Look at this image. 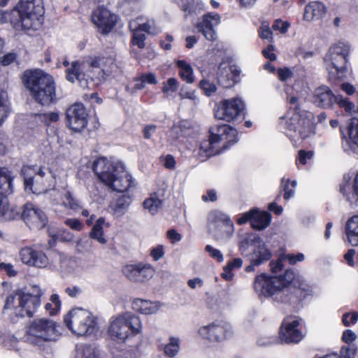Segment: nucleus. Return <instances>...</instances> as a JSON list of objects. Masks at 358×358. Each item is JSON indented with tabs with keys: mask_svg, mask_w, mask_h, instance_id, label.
Listing matches in <instances>:
<instances>
[{
	"mask_svg": "<svg viewBox=\"0 0 358 358\" xmlns=\"http://www.w3.org/2000/svg\"><path fill=\"white\" fill-rule=\"evenodd\" d=\"M63 64L67 67L66 79L71 83L78 81L83 88L90 87L89 80L94 85L105 83L117 69L112 56H90L81 63L75 61L69 66V63L64 61Z\"/></svg>",
	"mask_w": 358,
	"mask_h": 358,
	"instance_id": "nucleus-1",
	"label": "nucleus"
},
{
	"mask_svg": "<svg viewBox=\"0 0 358 358\" xmlns=\"http://www.w3.org/2000/svg\"><path fill=\"white\" fill-rule=\"evenodd\" d=\"M93 170L99 179L114 191L123 192L132 185L131 176L121 162L100 157L94 162Z\"/></svg>",
	"mask_w": 358,
	"mask_h": 358,
	"instance_id": "nucleus-2",
	"label": "nucleus"
},
{
	"mask_svg": "<svg viewBox=\"0 0 358 358\" xmlns=\"http://www.w3.org/2000/svg\"><path fill=\"white\" fill-rule=\"evenodd\" d=\"M294 279V273L291 270H286L283 275L278 276L262 273L255 277L254 289L259 296H274L278 301L289 303L290 285Z\"/></svg>",
	"mask_w": 358,
	"mask_h": 358,
	"instance_id": "nucleus-3",
	"label": "nucleus"
},
{
	"mask_svg": "<svg viewBox=\"0 0 358 358\" xmlns=\"http://www.w3.org/2000/svg\"><path fill=\"white\" fill-rule=\"evenodd\" d=\"M22 81L38 103L49 106L55 101L56 84L50 74L41 69L27 70L23 74Z\"/></svg>",
	"mask_w": 358,
	"mask_h": 358,
	"instance_id": "nucleus-4",
	"label": "nucleus"
},
{
	"mask_svg": "<svg viewBox=\"0 0 358 358\" xmlns=\"http://www.w3.org/2000/svg\"><path fill=\"white\" fill-rule=\"evenodd\" d=\"M43 14L40 0H20L9 12V22L16 31L38 29Z\"/></svg>",
	"mask_w": 358,
	"mask_h": 358,
	"instance_id": "nucleus-5",
	"label": "nucleus"
},
{
	"mask_svg": "<svg viewBox=\"0 0 358 358\" xmlns=\"http://www.w3.org/2000/svg\"><path fill=\"white\" fill-rule=\"evenodd\" d=\"M142 323L139 317L126 312L113 316L108 322L107 334L113 341L122 344L141 334Z\"/></svg>",
	"mask_w": 358,
	"mask_h": 358,
	"instance_id": "nucleus-6",
	"label": "nucleus"
},
{
	"mask_svg": "<svg viewBox=\"0 0 358 358\" xmlns=\"http://www.w3.org/2000/svg\"><path fill=\"white\" fill-rule=\"evenodd\" d=\"M210 133L209 138L200 145L199 155L205 157L219 154L221 148L226 149L238 141L236 129L227 124L215 125Z\"/></svg>",
	"mask_w": 358,
	"mask_h": 358,
	"instance_id": "nucleus-7",
	"label": "nucleus"
},
{
	"mask_svg": "<svg viewBox=\"0 0 358 358\" xmlns=\"http://www.w3.org/2000/svg\"><path fill=\"white\" fill-rule=\"evenodd\" d=\"M350 45L339 42L332 45L324 57L329 78L332 82L343 80L349 71Z\"/></svg>",
	"mask_w": 358,
	"mask_h": 358,
	"instance_id": "nucleus-8",
	"label": "nucleus"
},
{
	"mask_svg": "<svg viewBox=\"0 0 358 358\" xmlns=\"http://www.w3.org/2000/svg\"><path fill=\"white\" fill-rule=\"evenodd\" d=\"M292 105H295L294 110L289 113L287 120H282L280 124L284 123L286 135L294 142L297 143L299 140L307 138L312 133V122L310 119L306 115L301 113L298 108V98L295 96L287 99Z\"/></svg>",
	"mask_w": 358,
	"mask_h": 358,
	"instance_id": "nucleus-9",
	"label": "nucleus"
},
{
	"mask_svg": "<svg viewBox=\"0 0 358 358\" xmlns=\"http://www.w3.org/2000/svg\"><path fill=\"white\" fill-rule=\"evenodd\" d=\"M66 327L78 336H90L98 330L97 318L89 310L76 308L64 317Z\"/></svg>",
	"mask_w": 358,
	"mask_h": 358,
	"instance_id": "nucleus-10",
	"label": "nucleus"
},
{
	"mask_svg": "<svg viewBox=\"0 0 358 358\" xmlns=\"http://www.w3.org/2000/svg\"><path fill=\"white\" fill-rule=\"evenodd\" d=\"M21 172L24 176L25 189L34 194L45 193L55 186L53 174L47 168H39L36 171L34 167L24 166Z\"/></svg>",
	"mask_w": 358,
	"mask_h": 358,
	"instance_id": "nucleus-11",
	"label": "nucleus"
},
{
	"mask_svg": "<svg viewBox=\"0 0 358 358\" xmlns=\"http://www.w3.org/2000/svg\"><path fill=\"white\" fill-rule=\"evenodd\" d=\"M57 336L56 323L48 318L34 320L27 326L25 334L27 341L38 345L54 341Z\"/></svg>",
	"mask_w": 358,
	"mask_h": 358,
	"instance_id": "nucleus-12",
	"label": "nucleus"
},
{
	"mask_svg": "<svg viewBox=\"0 0 358 358\" xmlns=\"http://www.w3.org/2000/svg\"><path fill=\"white\" fill-rule=\"evenodd\" d=\"M313 99L314 103L318 107L329 108L336 103L350 114L358 113V107L355 109V105L348 99L339 95L335 96L330 88L325 85H322L315 90Z\"/></svg>",
	"mask_w": 358,
	"mask_h": 358,
	"instance_id": "nucleus-13",
	"label": "nucleus"
},
{
	"mask_svg": "<svg viewBox=\"0 0 358 358\" xmlns=\"http://www.w3.org/2000/svg\"><path fill=\"white\" fill-rule=\"evenodd\" d=\"M210 232L218 240L227 239L234 231L233 222L219 210L212 211L208 217Z\"/></svg>",
	"mask_w": 358,
	"mask_h": 358,
	"instance_id": "nucleus-14",
	"label": "nucleus"
},
{
	"mask_svg": "<svg viewBox=\"0 0 358 358\" xmlns=\"http://www.w3.org/2000/svg\"><path fill=\"white\" fill-rule=\"evenodd\" d=\"M302 320L295 316L284 319L280 330L282 341L286 343H297L304 337L302 330Z\"/></svg>",
	"mask_w": 358,
	"mask_h": 358,
	"instance_id": "nucleus-15",
	"label": "nucleus"
},
{
	"mask_svg": "<svg viewBox=\"0 0 358 358\" xmlns=\"http://www.w3.org/2000/svg\"><path fill=\"white\" fill-rule=\"evenodd\" d=\"M244 108L245 104L239 98L224 99L218 104L215 116L219 120L230 122L241 115Z\"/></svg>",
	"mask_w": 358,
	"mask_h": 358,
	"instance_id": "nucleus-16",
	"label": "nucleus"
},
{
	"mask_svg": "<svg viewBox=\"0 0 358 358\" xmlns=\"http://www.w3.org/2000/svg\"><path fill=\"white\" fill-rule=\"evenodd\" d=\"M43 293L38 286L33 287L32 293H25L22 296L16 298L20 304H22L21 308L17 309V316L31 317L36 311L41 304V296Z\"/></svg>",
	"mask_w": 358,
	"mask_h": 358,
	"instance_id": "nucleus-17",
	"label": "nucleus"
},
{
	"mask_svg": "<svg viewBox=\"0 0 358 358\" xmlns=\"http://www.w3.org/2000/svg\"><path fill=\"white\" fill-rule=\"evenodd\" d=\"M21 217L32 230L41 229L48 222V218L43 211L32 203L24 206Z\"/></svg>",
	"mask_w": 358,
	"mask_h": 358,
	"instance_id": "nucleus-18",
	"label": "nucleus"
},
{
	"mask_svg": "<svg viewBox=\"0 0 358 358\" xmlns=\"http://www.w3.org/2000/svg\"><path fill=\"white\" fill-rule=\"evenodd\" d=\"M220 22L221 17L219 14L209 13L198 20L196 27L206 39L214 41L217 39L215 27L220 24Z\"/></svg>",
	"mask_w": 358,
	"mask_h": 358,
	"instance_id": "nucleus-19",
	"label": "nucleus"
},
{
	"mask_svg": "<svg viewBox=\"0 0 358 358\" xmlns=\"http://www.w3.org/2000/svg\"><path fill=\"white\" fill-rule=\"evenodd\" d=\"M87 116V111L82 103L71 105L66 112L67 124L75 131H80L86 127Z\"/></svg>",
	"mask_w": 358,
	"mask_h": 358,
	"instance_id": "nucleus-20",
	"label": "nucleus"
},
{
	"mask_svg": "<svg viewBox=\"0 0 358 358\" xmlns=\"http://www.w3.org/2000/svg\"><path fill=\"white\" fill-rule=\"evenodd\" d=\"M231 327L224 322H214L201 327L199 329V335L210 341H221L225 339L230 333Z\"/></svg>",
	"mask_w": 358,
	"mask_h": 358,
	"instance_id": "nucleus-21",
	"label": "nucleus"
},
{
	"mask_svg": "<svg viewBox=\"0 0 358 358\" xmlns=\"http://www.w3.org/2000/svg\"><path fill=\"white\" fill-rule=\"evenodd\" d=\"M122 272L131 281L142 282L152 278L155 270L150 264H138L126 265Z\"/></svg>",
	"mask_w": 358,
	"mask_h": 358,
	"instance_id": "nucleus-22",
	"label": "nucleus"
},
{
	"mask_svg": "<svg viewBox=\"0 0 358 358\" xmlns=\"http://www.w3.org/2000/svg\"><path fill=\"white\" fill-rule=\"evenodd\" d=\"M92 19L102 34H108L114 27L117 17L109 10L98 7L93 11Z\"/></svg>",
	"mask_w": 358,
	"mask_h": 358,
	"instance_id": "nucleus-23",
	"label": "nucleus"
},
{
	"mask_svg": "<svg viewBox=\"0 0 358 358\" xmlns=\"http://www.w3.org/2000/svg\"><path fill=\"white\" fill-rule=\"evenodd\" d=\"M20 257L24 264L29 266L43 268L48 264V259L45 253L33 248H22L20 252Z\"/></svg>",
	"mask_w": 358,
	"mask_h": 358,
	"instance_id": "nucleus-24",
	"label": "nucleus"
},
{
	"mask_svg": "<svg viewBox=\"0 0 358 358\" xmlns=\"http://www.w3.org/2000/svg\"><path fill=\"white\" fill-rule=\"evenodd\" d=\"M344 180H345V182L340 187L341 192L350 203H357L358 202V172L352 182L346 180L345 176Z\"/></svg>",
	"mask_w": 358,
	"mask_h": 358,
	"instance_id": "nucleus-25",
	"label": "nucleus"
},
{
	"mask_svg": "<svg viewBox=\"0 0 358 358\" xmlns=\"http://www.w3.org/2000/svg\"><path fill=\"white\" fill-rule=\"evenodd\" d=\"M129 29L133 33L145 31L152 35H156L160 31L159 29L155 26L153 20H148L146 22H144L142 17H138L130 21Z\"/></svg>",
	"mask_w": 358,
	"mask_h": 358,
	"instance_id": "nucleus-26",
	"label": "nucleus"
},
{
	"mask_svg": "<svg viewBox=\"0 0 358 358\" xmlns=\"http://www.w3.org/2000/svg\"><path fill=\"white\" fill-rule=\"evenodd\" d=\"M325 13L324 5L319 1L310 2L305 7L303 20L311 22L320 19Z\"/></svg>",
	"mask_w": 358,
	"mask_h": 358,
	"instance_id": "nucleus-27",
	"label": "nucleus"
},
{
	"mask_svg": "<svg viewBox=\"0 0 358 358\" xmlns=\"http://www.w3.org/2000/svg\"><path fill=\"white\" fill-rule=\"evenodd\" d=\"M345 232L349 243L353 245H358V215L348 219L345 224Z\"/></svg>",
	"mask_w": 358,
	"mask_h": 358,
	"instance_id": "nucleus-28",
	"label": "nucleus"
},
{
	"mask_svg": "<svg viewBox=\"0 0 358 358\" xmlns=\"http://www.w3.org/2000/svg\"><path fill=\"white\" fill-rule=\"evenodd\" d=\"M252 241H257L259 245L256 247L251 255L252 262H254L256 265H260L264 262L268 260L271 255L264 243L260 244V238L259 237L254 236Z\"/></svg>",
	"mask_w": 358,
	"mask_h": 358,
	"instance_id": "nucleus-29",
	"label": "nucleus"
},
{
	"mask_svg": "<svg viewBox=\"0 0 358 358\" xmlns=\"http://www.w3.org/2000/svg\"><path fill=\"white\" fill-rule=\"evenodd\" d=\"M134 309L142 314L150 315L156 313L159 308V304L157 302L136 299L133 303Z\"/></svg>",
	"mask_w": 358,
	"mask_h": 358,
	"instance_id": "nucleus-30",
	"label": "nucleus"
},
{
	"mask_svg": "<svg viewBox=\"0 0 358 358\" xmlns=\"http://www.w3.org/2000/svg\"><path fill=\"white\" fill-rule=\"evenodd\" d=\"M19 215V211L15 207H10L6 197L0 196V220L10 221Z\"/></svg>",
	"mask_w": 358,
	"mask_h": 358,
	"instance_id": "nucleus-31",
	"label": "nucleus"
},
{
	"mask_svg": "<svg viewBox=\"0 0 358 358\" xmlns=\"http://www.w3.org/2000/svg\"><path fill=\"white\" fill-rule=\"evenodd\" d=\"M235 67L222 66L218 68V81L225 87H229L235 83L236 75L233 73Z\"/></svg>",
	"mask_w": 358,
	"mask_h": 358,
	"instance_id": "nucleus-32",
	"label": "nucleus"
},
{
	"mask_svg": "<svg viewBox=\"0 0 358 358\" xmlns=\"http://www.w3.org/2000/svg\"><path fill=\"white\" fill-rule=\"evenodd\" d=\"M13 192L12 178L9 171L0 167V196L6 197Z\"/></svg>",
	"mask_w": 358,
	"mask_h": 358,
	"instance_id": "nucleus-33",
	"label": "nucleus"
},
{
	"mask_svg": "<svg viewBox=\"0 0 358 358\" xmlns=\"http://www.w3.org/2000/svg\"><path fill=\"white\" fill-rule=\"evenodd\" d=\"M143 208L155 215L163 206V199L156 193L151 194L143 203Z\"/></svg>",
	"mask_w": 358,
	"mask_h": 358,
	"instance_id": "nucleus-34",
	"label": "nucleus"
},
{
	"mask_svg": "<svg viewBox=\"0 0 358 358\" xmlns=\"http://www.w3.org/2000/svg\"><path fill=\"white\" fill-rule=\"evenodd\" d=\"M271 222V215L267 212L258 213L255 210V214L251 221V226L257 230H262L266 228Z\"/></svg>",
	"mask_w": 358,
	"mask_h": 358,
	"instance_id": "nucleus-35",
	"label": "nucleus"
},
{
	"mask_svg": "<svg viewBox=\"0 0 358 358\" xmlns=\"http://www.w3.org/2000/svg\"><path fill=\"white\" fill-rule=\"evenodd\" d=\"M180 348V339L174 336L169 337L168 343L159 345V349L162 350L165 355L169 357H174L178 353Z\"/></svg>",
	"mask_w": 358,
	"mask_h": 358,
	"instance_id": "nucleus-36",
	"label": "nucleus"
},
{
	"mask_svg": "<svg viewBox=\"0 0 358 358\" xmlns=\"http://www.w3.org/2000/svg\"><path fill=\"white\" fill-rule=\"evenodd\" d=\"M131 203V198L129 195H122L119 197L112 207L113 214L117 217L122 216L128 210Z\"/></svg>",
	"mask_w": 358,
	"mask_h": 358,
	"instance_id": "nucleus-37",
	"label": "nucleus"
},
{
	"mask_svg": "<svg viewBox=\"0 0 358 358\" xmlns=\"http://www.w3.org/2000/svg\"><path fill=\"white\" fill-rule=\"evenodd\" d=\"M54 196H59L61 205L66 208L73 210H78L80 208L78 201L70 192H66L63 195H60L57 192L54 191Z\"/></svg>",
	"mask_w": 358,
	"mask_h": 358,
	"instance_id": "nucleus-38",
	"label": "nucleus"
},
{
	"mask_svg": "<svg viewBox=\"0 0 358 358\" xmlns=\"http://www.w3.org/2000/svg\"><path fill=\"white\" fill-rule=\"evenodd\" d=\"M105 224V220L103 217H99L95 224L93 226L92 231L90 232V237L93 239L96 240L99 243L101 244H105L106 243V239L103 236V224Z\"/></svg>",
	"mask_w": 358,
	"mask_h": 358,
	"instance_id": "nucleus-39",
	"label": "nucleus"
},
{
	"mask_svg": "<svg viewBox=\"0 0 358 358\" xmlns=\"http://www.w3.org/2000/svg\"><path fill=\"white\" fill-rule=\"evenodd\" d=\"M177 66L180 69L179 75L180 78L187 83H192L194 79L191 65L184 60H178Z\"/></svg>",
	"mask_w": 358,
	"mask_h": 358,
	"instance_id": "nucleus-40",
	"label": "nucleus"
},
{
	"mask_svg": "<svg viewBox=\"0 0 358 358\" xmlns=\"http://www.w3.org/2000/svg\"><path fill=\"white\" fill-rule=\"evenodd\" d=\"M73 358H99V355L96 348L83 345L76 348Z\"/></svg>",
	"mask_w": 358,
	"mask_h": 358,
	"instance_id": "nucleus-41",
	"label": "nucleus"
},
{
	"mask_svg": "<svg viewBox=\"0 0 358 358\" xmlns=\"http://www.w3.org/2000/svg\"><path fill=\"white\" fill-rule=\"evenodd\" d=\"M134 87L136 90L144 89L146 85H155L157 83V79L152 73H143L140 77L134 79Z\"/></svg>",
	"mask_w": 358,
	"mask_h": 358,
	"instance_id": "nucleus-42",
	"label": "nucleus"
},
{
	"mask_svg": "<svg viewBox=\"0 0 358 358\" xmlns=\"http://www.w3.org/2000/svg\"><path fill=\"white\" fill-rule=\"evenodd\" d=\"M350 145L352 148H358V119L352 117L348 127Z\"/></svg>",
	"mask_w": 358,
	"mask_h": 358,
	"instance_id": "nucleus-43",
	"label": "nucleus"
},
{
	"mask_svg": "<svg viewBox=\"0 0 358 358\" xmlns=\"http://www.w3.org/2000/svg\"><path fill=\"white\" fill-rule=\"evenodd\" d=\"M24 294V292L17 291L9 295L6 298L4 309L13 310V313L17 316V309L20 307L21 308L22 304H20L18 303V300L16 298Z\"/></svg>",
	"mask_w": 358,
	"mask_h": 358,
	"instance_id": "nucleus-44",
	"label": "nucleus"
},
{
	"mask_svg": "<svg viewBox=\"0 0 358 358\" xmlns=\"http://www.w3.org/2000/svg\"><path fill=\"white\" fill-rule=\"evenodd\" d=\"M9 112L8 96L6 92L0 90V126L6 118Z\"/></svg>",
	"mask_w": 358,
	"mask_h": 358,
	"instance_id": "nucleus-45",
	"label": "nucleus"
},
{
	"mask_svg": "<svg viewBox=\"0 0 358 358\" xmlns=\"http://www.w3.org/2000/svg\"><path fill=\"white\" fill-rule=\"evenodd\" d=\"M290 287L291 289L290 292L289 294V296L291 297V300L289 302H291L292 299L294 298V296L292 295L294 292L296 293V294H297L298 292H303L304 296L306 295L311 294L313 292L312 287L303 281L299 282L298 285H296V282H294V287H292V284L290 285Z\"/></svg>",
	"mask_w": 358,
	"mask_h": 358,
	"instance_id": "nucleus-46",
	"label": "nucleus"
},
{
	"mask_svg": "<svg viewBox=\"0 0 358 358\" xmlns=\"http://www.w3.org/2000/svg\"><path fill=\"white\" fill-rule=\"evenodd\" d=\"M178 80L175 78H170L163 83L162 91L166 96H170L178 90Z\"/></svg>",
	"mask_w": 358,
	"mask_h": 358,
	"instance_id": "nucleus-47",
	"label": "nucleus"
},
{
	"mask_svg": "<svg viewBox=\"0 0 358 358\" xmlns=\"http://www.w3.org/2000/svg\"><path fill=\"white\" fill-rule=\"evenodd\" d=\"M38 120L46 126L57 122L59 120V113L57 112H50L38 115Z\"/></svg>",
	"mask_w": 358,
	"mask_h": 358,
	"instance_id": "nucleus-48",
	"label": "nucleus"
},
{
	"mask_svg": "<svg viewBox=\"0 0 358 358\" xmlns=\"http://www.w3.org/2000/svg\"><path fill=\"white\" fill-rule=\"evenodd\" d=\"M357 348L355 345L343 346L340 350V358H355Z\"/></svg>",
	"mask_w": 358,
	"mask_h": 358,
	"instance_id": "nucleus-49",
	"label": "nucleus"
},
{
	"mask_svg": "<svg viewBox=\"0 0 358 358\" xmlns=\"http://www.w3.org/2000/svg\"><path fill=\"white\" fill-rule=\"evenodd\" d=\"M145 34L142 31H136L133 33L132 44L142 49L145 47Z\"/></svg>",
	"mask_w": 358,
	"mask_h": 358,
	"instance_id": "nucleus-50",
	"label": "nucleus"
},
{
	"mask_svg": "<svg viewBox=\"0 0 358 358\" xmlns=\"http://www.w3.org/2000/svg\"><path fill=\"white\" fill-rule=\"evenodd\" d=\"M289 180L288 179H285L283 178L281 180V187L284 191V199L285 200H289L291 197L294 195V188H289Z\"/></svg>",
	"mask_w": 358,
	"mask_h": 358,
	"instance_id": "nucleus-51",
	"label": "nucleus"
},
{
	"mask_svg": "<svg viewBox=\"0 0 358 358\" xmlns=\"http://www.w3.org/2000/svg\"><path fill=\"white\" fill-rule=\"evenodd\" d=\"M358 320V312L345 313L343 316V323L345 327H350L355 324Z\"/></svg>",
	"mask_w": 358,
	"mask_h": 358,
	"instance_id": "nucleus-52",
	"label": "nucleus"
},
{
	"mask_svg": "<svg viewBox=\"0 0 358 358\" xmlns=\"http://www.w3.org/2000/svg\"><path fill=\"white\" fill-rule=\"evenodd\" d=\"M206 251L208 252L209 255L216 259L219 262H222L224 260L223 255L220 252V250L214 248L210 245H207L205 248Z\"/></svg>",
	"mask_w": 358,
	"mask_h": 358,
	"instance_id": "nucleus-53",
	"label": "nucleus"
},
{
	"mask_svg": "<svg viewBox=\"0 0 358 358\" xmlns=\"http://www.w3.org/2000/svg\"><path fill=\"white\" fill-rule=\"evenodd\" d=\"M199 85L200 87L204 91L207 96H210L216 91L217 89L213 83H211L206 80H202Z\"/></svg>",
	"mask_w": 358,
	"mask_h": 358,
	"instance_id": "nucleus-54",
	"label": "nucleus"
},
{
	"mask_svg": "<svg viewBox=\"0 0 358 358\" xmlns=\"http://www.w3.org/2000/svg\"><path fill=\"white\" fill-rule=\"evenodd\" d=\"M284 259L287 260L292 265L296 264L298 262H303L305 259V256L303 253L287 254L284 255Z\"/></svg>",
	"mask_w": 358,
	"mask_h": 358,
	"instance_id": "nucleus-55",
	"label": "nucleus"
},
{
	"mask_svg": "<svg viewBox=\"0 0 358 358\" xmlns=\"http://www.w3.org/2000/svg\"><path fill=\"white\" fill-rule=\"evenodd\" d=\"M150 255L155 261H159L164 256V246L158 245L150 251Z\"/></svg>",
	"mask_w": 358,
	"mask_h": 358,
	"instance_id": "nucleus-56",
	"label": "nucleus"
},
{
	"mask_svg": "<svg viewBox=\"0 0 358 358\" xmlns=\"http://www.w3.org/2000/svg\"><path fill=\"white\" fill-rule=\"evenodd\" d=\"M289 27V24L287 22H283L280 20H277L274 22L272 28L274 30L279 31L281 34H285L287 32Z\"/></svg>",
	"mask_w": 358,
	"mask_h": 358,
	"instance_id": "nucleus-57",
	"label": "nucleus"
},
{
	"mask_svg": "<svg viewBox=\"0 0 358 358\" xmlns=\"http://www.w3.org/2000/svg\"><path fill=\"white\" fill-rule=\"evenodd\" d=\"M255 214V209H252L248 212L243 213L241 217L237 220L238 224H243L246 223L248 221H252L254 215Z\"/></svg>",
	"mask_w": 358,
	"mask_h": 358,
	"instance_id": "nucleus-58",
	"label": "nucleus"
},
{
	"mask_svg": "<svg viewBox=\"0 0 358 358\" xmlns=\"http://www.w3.org/2000/svg\"><path fill=\"white\" fill-rule=\"evenodd\" d=\"M166 236L170 240L171 243L173 244L180 241L182 239L181 234L173 229L168 230L166 232Z\"/></svg>",
	"mask_w": 358,
	"mask_h": 358,
	"instance_id": "nucleus-59",
	"label": "nucleus"
},
{
	"mask_svg": "<svg viewBox=\"0 0 358 358\" xmlns=\"http://www.w3.org/2000/svg\"><path fill=\"white\" fill-rule=\"evenodd\" d=\"M356 338V334L350 329L345 330L342 335V341L348 344L352 343L354 341H355Z\"/></svg>",
	"mask_w": 358,
	"mask_h": 358,
	"instance_id": "nucleus-60",
	"label": "nucleus"
},
{
	"mask_svg": "<svg viewBox=\"0 0 358 358\" xmlns=\"http://www.w3.org/2000/svg\"><path fill=\"white\" fill-rule=\"evenodd\" d=\"M278 76L281 81H285L292 78V72L289 68H282L278 70Z\"/></svg>",
	"mask_w": 358,
	"mask_h": 358,
	"instance_id": "nucleus-61",
	"label": "nucleus"
},
{
	"mask_svg": "<svg viewBox=\"0 0 358 358\" xmlns=\"http://www.w3.org/2000/svg\"><path fill=\"white\" fill-rule=\"evenodd\" d=\"M202 201L204 202H214L217 199V192L215 189H208L206 194L201 196Z\"/></svg>",
	"mask_w": 358,
	"mask_h": 358,
	"instance_id": "nucleus-62",
	"label": "nucleus"
},
{
	"mask_svg": "<svg viewBox=\"0 0 358 358\" xmlns=\"http://www.w3.org/2000/svg\"><path fill=\"white\" fill-rule=\"evenodd\" d=\"M65 224L76 231H80L83 228V224L78 219H67Z\"/></svg>",
	"mask_w": 358,
	"mask_h": 358,
	"instance_id": "nucleus-63",
	"label": "nucleus"
},
{
	"mask_svg": "<svg viewBox=\"0 0 358 358\" xmlns=\"http://www.w3.org/2000/svg\"><path fill=\"white\" fill-rule=\"evenodd\" d=\"M0 270L5 272L10 277H13L17 273L11 264L1 263Z\"/></svg>",
	"mask_w": 358,
	"mask_h": 358,
	"instance_id": "nucleus-64",
	"label": "nucleus"
}]
</instances>
